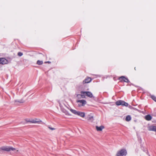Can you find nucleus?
Listing matches in <instances>:
<instances>
[{"label":"nucleus","instance_id":"16","mask_svg":"<svg viewBox=\"0 0 156 156\" xmlns=\"http://www.w3.org/2000/svg\"><path fill=\"white\" fill-rule=\"evenodd\" d=\"M131 119V117L129 115H127L126 118V121H130Z\"/></svg>","mask_w":156,"mask_h":156},{"label":"nucleus","instance_id":"7","mask_svg":"<svg viewBox=\"0 0 156 156\" xmlns=\"http://www.w3.org/2000/svg\"><path fill=\"white\" fill-rule=\"evenodd\" d=\"M119 80L120 81H123L124 82L126 83L129 82V81L128 79L127 78L125 77L124 76H121V77H120L119 78Z\"/></svg>","mask_w":156,"mask_h":156},{"label":"nucleus","instance_id":"23","mask_svg":"<svg viewBox=\"0 0 156 156\" xmlns=\"http://www.w3.org/2000/svg\"><path fill=\"white\" fill-rule=\"evenodd\" d=\"M141 149L144 151H146L147 150L146 149H144V147L142 146H141Z\"/></svg>","mask_w":156,"mask_h":156},{"label":"nucleus","instance_id":"10","mask_svg":"<svg viewBox=\"0 0 156 156\" xmlns=\"http://www.w3.org/2000/svg\"><path fill=\"white\" fill-rule=\"evenodd\" d=\"M148 130L155 131L156 132V126L152 125L149 126L148 127Z\"/></svg>","mask_w":156,"mask_h":156},{"label":"nucleus","instance_id":"28","mask_svg":"<svg viewBox=\"0 0 156 156\" xmlns=\"http://www.w3.org/2000/svg\"><path fill=\"white\" fill-rule=\"evenodd\" d=\"M136 68L135 67V70H136Z\"/></svg>","mask_w":156,"mask_h":156},{"label":"nucleus","instance_id":"11","mask_svg":"<svg viewBox=\"0 0 156 156\" xmlns=\"http://www.w3.org/2000/svg\"><path fill=\"white\" fill-rule=\"evenodd\" d=\"M24 102V101L23 99H22L20 100H15L14 101V104L15 105H18V103H23Z\"/></svg>","mask_w":156,"mask_h":156},{"label":"nucleus","instance_id":"6","mask_svg":"<svg viewBox=\"0 0 156 156\" xmlns=\"http://www.w3.org/2000/svg\"><path fill=\"white\" fill-rule=\"evenodd\" d=\"M80 93L81 94H85V95L86 96L90 98H92L94 97L92 93L91 92L89 91H81Z\"/></svg>","mask_w":156,"mask_h":156},{"label":"nucleus","instance_id":"22","mask_svg":"<svg viewBox=\"0 0 156 156\" xmlns=\"http://www.w3.org/2000/svg\"><path fill=\"white\" fill-rule=\"evenodd\" d=\"M17 55L19 56H21L23 55V54L22 53L20 52H18Z\"/></svg>","mask_w":156,"mask_h":156},{"label":"nucleus","instance_id":"19","mask_svg":"<svg viewBox=\"0 0 156 156\" xmlns=\"http://www.w3.org/2000/svg\"><path fill=\"white\" fill-rule=\"evenodd\" d=\"M88 119L91 122H92L94 120L93 117V116H90L88 117Z\"/></svg>","mask_w":156,"mask_h":156},{"label":"nucleus","instance_id":"27","mask_svg":"<svg viewBox=\"0 0 156 156\" xmlns=\"http://www.w3.org/2000/svg\"><path fill=\"white\" fill-rule=\"evenodd\" d=\"M136 68L135 67V70H136Z\"/></svg>","mask_w":156,"mask_h":156},{"label":"nucleus","instance_id":"12","mask_svg":"<svg viewBox=\"0 0 156 156\" xmlns=\"http://www.w3.org/2000/svg\"><path fill=\"white\" fill-rule=\"evenodd\" d=\"M77 115H79L82 117H84L85 116V114L84 112L78 111Z\"/></svg>","mask_w":156,"mask_h":156},{"label":"nucleus","instance_id":"13","mask_svg":"<svg viewBox=\"0 0 156 156\" xmlns=\"http://www.w3.org/2000/svg\"><path fill=\"white\" fill-rule=\"evenodd\" d=\"M104 128V127L103 126H101L99 127L97 126H96V129L98 131H101Z\"/></svg>","mask_w":156,"mask_h":156},{"label":"nucleus","instance_id":"15","mask_svg":"<svg viewBox=\"0 0 156 156\" xmlns=\"http://www.w3.org/2000/svg\"><path fill=\"white\" fill-rule=\"evenodd\" d=\"M85 94H79L77 95V97L78 98H79L80 97H81L82 98H85Z\"/></svg>","mask_w":156,"mask_h":156},{"label":"nucleus","instance_id":"21","mask_svg":"<svg viewBox=\"0 0 156 156\" xmlns=\"http://www.w3.org/2000/svg\"><path fill=\"white\" fill-rule=\"evenodd\" d=\"M151 98L153 100L155 101H156V97L154 95H152L151 96Z\"/></svg>","mask_w":156,"mask_h":156},{"label":"nucleus","instance_id":"24","mask_svg":"<svg viewBox=\"0 0 156 156\" xmlns=\"http://www.w3.org/2000/svg\"><path fill=\"white\" fill-rule=\"evenodd\" d=\"M48 128L51 130H54L55 129L53 128H51L50 126H48Z\"/></svg>","mask_w":156,"mask_h":156},{"label":"nucleus","instance_id":"8","mask_svg":"<svg viewBox=\"0 0 156 156\" xmlns=\"http://www.w3.org/2000/svg\"><path fill=\"white\" fill-rule=\"evenodd\" d=\"M8 61L4 58H0V64H5L8 63Z\"/></svg>","mask_w":156,"mask_h":156},{"label":"nucleus","instance_id":"2","mask_svg":"<svg viewBox=\"0 0 156 156\" xmlns=\"http://www.w3.org/2000/svg\"><path fill=\"white\" fill-rule=\"evenodd\" d=\"M127 152L125 149H122L118 151L116 154V156H126Z\"/></svg>","mask_w":156,"mask_h":156},{"label":"nucleus","instance_id":"1","mask_svg":"<svg viewBox=\"0 0 156 156\" xmlns=\"http://www.w3.org/2000/svg\"><path fill=\"white\" fill-rule=\"evenodd\" d=\"M59 106L60 107L62 111L64 113L65 115H70V114L69 113V112L67 111L64 108V107H65L67 108H68L64 104H62L60 102H59Z\"/></svg>","mask_w":156,"mask_h":156},{"label":"nucleus","instance_id":"20","mask_svg":"<svg viewBox=\"0 0 156 156\" xmlns=\"http://www.w3.org/2000/svg\"><path fill=\"white\" fill-rule=\"evenodd\" d=\"M43 62L42 61L38 60L37 62V64L38 65H41L43 64Z\"/></svg>","mask_w":156,"mask_h":156},{"label":"nucleus","instance_id":"26","mask_svg":"<svg viewBox=\"0 0 156 156\" xmlns=\"http://www.w3.org/2000/svg\"><path fill=\"white\" fill-rule=\"evenodd\" d=\"M48 62V63H50V62Z\"/></svg>","mask_w":156,"mask_h":156},{"label":"nucleus","instance_id":"17","mask_svg":"<svg viewBox=\"0 0 156 156\" xmlns=\"http://www.w3.org/2000/svg\"><path fill=\"white\" fill-rule=\"evenodd\" d=\"M70 110L72 113H73L75 115H77L78 111H77L76 110L72 109H70Z\"/></svg>","mask_w":156,"mask_h":156},{"label":"nucleus","instance_id":"14","mask_svg":"<svg viewBox=\"0 0 156 156\" xmlns=\"http://www.w3.org/2000/svg\"><path fill=\"white\" fill-rule=\"evenodd\" d=\"M145 119L148 121L151 120L152 119V117L149 115H146L145 117Z\"/></svg>","mask_w":156,"mask_h":156},{"label":"nucleus","instance_id":"18","mask_svg":"<svg viewBox=\"0 0 156 156\" xmlns=\"http://www.w3.org/2000/svg\"><path fill=\"white\" fill-rule=\"evenodd\" d=\"M30 122V123H36L41 122V121L40 120H38V121H36V120H35L34 119H33L31 120V121Z\"/></svg>","mask_w":156,"mask_h":156},{"label":"nucleus","instance_id":"25","mask_svg":"<svg viewBox=\"0 0 156 156\" xmlns=\"http://www.w3.org/2000/svg\"><path fill=\"white\" fill-rule=\"evenodd\" d=\"M26 121L27 122H30V121H30V120H26Z\"/></svg>","mask_w":156,"mask_h":156},{"label":"nucleus","instance_id":"9","mask_svg":"<svg viewBox=\"0 0 156 156\" xmlns=\"http://www.w3.org/2000/svg\"><path fill=\"white\" fill-rule=\"evenodd\" d=\"M91 79L90 77H87L83 80V83L84 84L89 83L91 81Z\"/></svg>","mask_w":156,"mask_h":156},{"label":"nucleus","instance_id":"4","mask_svg":"<svg viewBox=\"0 0 156 156\" xmlns=\"http://www.w3.org/2000/svg\"><path fill=\"white\" fill-rule=\"evenodd\" d=\"M115 104L117 105H122L127 107L128 105V104L125 102L124 101L122 100H119L115 102Z\"/></svg>","mask_w":156,"mask_h":156},{"label":"nucleus","instance_id":"3","mask_svg":"<svg viewBox=\"0 0 156 156\" xmlns=\"http://www.w3.org/2000/svg\"><path fill=\"white\" fill-rule=\"evenodd\" d=\"M16 150L15 148L8 146H3L0 148V150H3L7 151H14Z\"/></svg>","mask_w":156,"mask_h":156},{"label":"nucleus","instance_id":"5","mask_svg":"<svg viewBox=\"0 0 156 156\" xmlns=\"http://www.w3.org/2000/svg\"><path fill=\"white\" fill-rule=\"evenodd\" d=\"M76 102L79 103L78 105L79 107L84 106L87 103L86 101L83 99L77 100Z\"/></svg>","mask_w":156,"mask_h":156}]
</instances>
